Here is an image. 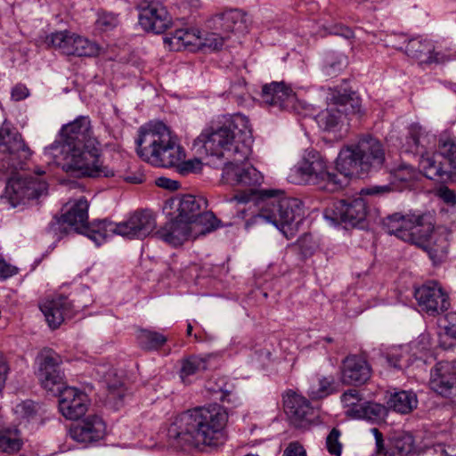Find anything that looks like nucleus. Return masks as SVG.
Segmentation results:
<instances>
[{
  "label": "nucleus",
  "mask_w": 456,
  "mask_h": 456,
  "mask_svg": "<svg viewBox=\"0 0 456 456\" xmlns=\"http://www.w3.org/2000/svg\"><path fill=\"white\" fill-rule=\"evenodd\" d=\"M228 410L216 403L197 406L177 414L170 419L167 442L176 450L216 448L228 437Z\"/></svg>",
  "instance_id": "f257e3e1"
},
{
  "label": "nucleus",
  "mask_w": 456,
  "mask_h": 456,
  "mask_svg": "<svg viewBox=\"0 0 456 456\" xmlns=\"http://www.w3.org/2000/svg\"><path fill=\"white\" fill-rule=\"evenodd\" d=\"M207 208V200L190 194L167 200L163 211L169 220L157 231L156 235L177 247L213 232L219 222Z\"/></svg>",
  "instance_id": "f03ea898"
},
{
  "label": "nucleus",
  "mask_w": 456,
  "mask_h": 456,
  "mask_svg": "<svg viewBox=\"0 0 456 456\" xmlns=\"http://www.w3.org/2000/svg\"><path fill=\"white\" fill-rule=\"evenodd\" d=\"M135 143L138 157L154 167L173 168L186 159L179 135L160 120L142 126Z\"/></svg>",
  "instance_id": "7ed1b4c3"
},
{
  "label": "nucleus",
  "mask_w": 456,
  "mask_h": 456,
  "mask_svg": "<svg viewBox=\"0 0 456 456\" xmlns=\"http://www.w3.org/2000/svg\"><path fill=\"white\" fill-rule=\"evenodd\" d=\"M248 119L240 114L224 117L222 120L212 122L198 137L207 152L213 156L223 157L225 151L232 148L240 153L243 159H247L249 149L246 145L250 138Z\"/></svg>",
  "instance_id": "20e7f679"
},
{
  "label": "nucleus",
  "mask_w": 456,
  "mask_h": 456,
  "mask_svg": "<svg viewBox=\"0 0 456 456\" xmlns=\"http://www.w3.org/2000/svg\"><path fill=\"white\" fill-rule=\"evenodd\" d=\"M61 156V169L77 177H113L112 168L101 160V143L98 140H89L86 144L58 147Z\"/></svg>",
  "instance_id": "39448f33"
},
{
  "label": "nucleus",
  "mask_w": 456,
  "mask_h": 456,
  "mask_svg": "<svg viewBox=\"0 0 456 456\" xmlns=\"http://www.w3.org/2000/svg\"><path fill=\"white\" fill-rule=\"evenodd\" d=\"M240 159L227 162L222 171L220 183L233 191L232 199L240 203H246L256 197L264 199L271 197L269 191H260L258 187L263 183L262 174L254 167H243L239 164Z\"/></svg>",
  "instance_id": "423d86ee"
},
{
  "label": "nucleus",
  "mask_w": 456,
  "mask_h": 456,
  "mask_svg": "<svg viewBox=\"0 0 456 456\" xmlns=\"http://www.w3.org/2000/svg\"><path fill=\"white\" fill-rule=\"evenodd\" d=\"M270 191L273 196H264L269 199V201L262 207L260 215L274 224L287 239H292L299 232L304 211L296 199L275 198L274 191Z\"/></svg>",
  "instance_id": "0eeeda50"
},
{
  "label": "nucleus",
  "mask_w": 456,
  "mask_h": 456,
  "mask_svg": "<svg viewBox=\"0 0 456 456\" xmlns=\"http://www.w3.org/2000/svg\"><path fill=\"white\" fill-rule=\"evenodd\" d=\"M434 216L435 214L429 211L397 212L388 216L384 224L389 234L415 245L419 236L430 227Z\"/></svg>",
  "instance_id": "6e6552de"
},
{
  "label": "nucleus",
  "mask_w": 456,
  "mask_h": 456,
  "mask_svg": "<svg viewBox=\"0 0 456 456\" xmlns=\"http://www.w3.org/2000/svg\"><path fill=\"white\" fill-rule=\"evenodd\" d=\"M45 43L48 47L68 57H95L101 52L96 42L69 29L46 36Z\"/></svg>",
  "instance_id": "1a4fd4ad"
},
{
  "label": "nucleus",
  "mask_w": 456,
  "mask_h": 456,
  "mask_svg": "<svg viewBox=\"0 0 456 456\" xmlns=\"http://www.w3.org/2000/svg\"><path fill=\"white\" fill-rule=\"evenodd\" d=\"M413 297L419 312L430 317H436L451 306L448 291L437 281H427L415 287Z\"/></svg>",
  "instance_id": "9d476101"
},
{
  "label": "nucleus",
  "mask_w": 456,
  "mask_h": 456,
  "mask_svg": "<svg viewBox=\"0 0 456 456\" xmlns=\"http://www.w3.org/2000/svg\"><path fill=\"white\" fill-rule=\"evenodd\" d=\"M283 410L289 422L297 428H310L317 417L311 402L293 389L286 390L282 395Z\"/></svg>",
  "instance_id": "9b49d317"
},
{
  "label": "nucleus",
  "mask_w": 456,
  "mask_h": 456,
  "mask_svg": "<svg viewBox=\"0 0 456 456\" xmlns=\"http://www.w3.org/2000/svg\"><path fill=\"white\" fill-rule=\"evenodd\" d=\"M368 206L362 198L332 201L324 211L326 218L337 224L355 226L365 220Z\"/></svg>",
  "instance_id": "f8f14e48"
},
{
  "label": "nucleus",
  "mask_w": 456,
  "mask_h": 456,
  "mask_svg": "<svg viewBox=\"0 0 456 456\" xmlns=\"http://www.w3.org/2000/svg\"><path fill=\"white\" fill-rule=\"evenodd\" d=\"M297 173L305 182H324L325 188L330 191L343 188V181L338 174L328 171L326 161L318 154H312L304 159L297 167Z\"/></svg>",
  "instance_id": "ddd939ff"
},
{
  "label": "nucleus",
  "mask_w": 456,
  "mask_h": 456,
  "mask_svg": "<svg viewBox=\"0 0 456 456\" xmlns=\"http://www.w3.org/2000/svg\"><path fill=\"white\" fill-rule=\"evenodd\" d=\"M0 153L6 156L12 167L21 169L33 155L21 134L5 123L0 127Z\"/></svg>",
  "instance_id": "4468645a"
},
{
  "label": "nucleus",
  "mask_w": 456,
  "mask_h": 456,
  "mask_svg": "<svg viewBox=\"0 0 456 456\" xmlns=\"http://www.w3.org/2000/svg\"><path fill=\"white\" fill-rule=\"evenodd\" d=\"M139 24L147 32L162 34L172 25L167 7L159 1L142 0L138 5Z\"/></svg>",
  "instance_id": "2eb2a0df"
},
{
  "label": "nucleus",
  "mask_w": 456,
  "mask_h": 456,
  "mask_svg": "<svg viewBox=\"0 0 456 456\" xmlns=\"http://www.w3.org/2000/svg\"><path fill=\"white\" fill-rule=\"evenodd\" d=\"M415 246L428 253L435 265L447 259L449 250L448 232L436 224V216L430 227L418 239Z\"/></svg>",
  "instance_id": "dca6fc26"
},
{
  "label": "nucleus",
  "mask_w": 456,
  "mask_h": 456,
  "mask_svg": "<svg viewBox=\"0 0 456 456\" xmlns=\"http://www.w3.org/2000/svg\"><path fill=\"white\" fill-rule=\"evenodd\" d=\"M38 307L53 330L58 329L67 318L72 317L75 312L69 297L58 292L41 299Z\"/></svg>",
  "instance_id": "f3484780"
},
{
  "label": "nucleus",
  "mask_w": 456,
  "mask_h": 456,
  "mask_svg": "<svg viewBox=\"0 0 456 456\" xmlns=\"http://www.w3.org/2000/svg\"><path fill=\"white\" fill-rule=\"evenodd\" d=\"M69 435L77 443L94 444L107 436V423L101 415L90 414L72 425L69 428Z\"/></svg>",
  "instance_id": "a211bd4d"
},
{
  "label": "nucleus",
  "mask_w": 456,
  "mask_h": 456,
  "mask_svg": "<svg viewBox=\"0 0 456 456\" xmlns=\"http://www.w3.org/2000/svg\"><path fill=\"white\" fill-rule=\"evenodd\" d=\"M91 401L84 391L75 387H65L59 393L58 409L69 420H77L87 412Z\"/></svg>",
  "instance_id": "6ab92c4d"
},
{
  "label": "nucleus",
  "mask_w": 456,
  "mask_h": 456,
  "mask_svg": "<svg viewBox=\"0 0 456 456\" xmlns=\"http://www.w3.org/2000/svg\"><path fill=\"white\" fill-rule=\"evenodd\" d=\"M61 141L49 148L51 151H58L61 146H73L86 144L89 140H98L93 135L91 121L87 117L80 116L72 122L62 126Z\"/></svg>",
  "instance_id": "aec40b11"
},
{
  "label": "nucleus",
  "mask_w": 456,
  "mask_h": 456,
  "mask_svg": "<svg viewBox=\"0 0 456 456\" xmlns=\"http://www.w3.org/2000/svg\"><path fill=\"white\" fill-rule=\"evenodd\" d=\"M429 387L439 395L449 397L456 393V362L442 361L431 370Z\"/></svg>",
  "instance_id": "412c9836"
},
{
  "label": "nucleus",
  "mask_w": 456,
  "mask_h": 456,
  "mask_svg": "<svg viewBox=\"0 0 456 456\" xmlns=\"http://www.w3.org/2000/svg\"><path fill=\"white\" fill-rule=\"evenodd\" d=\"M153 215L147 210H136L128 218L115 225L113 232L124 237L141 238L150 234L155 228Z\"/></svg>",
  "instance_id": "4be33fe9"
},
{
  "label": "nucleus",
  "mask_w": 456,
  "mask_h": 456,
  "mask_svg": "<svg viewBox=\"0 0 456 456\" xmlns=\"http://www.w3.org/2000/svg\"><path fill=\"white\" fill-rule=\"evenodd\" d=\"M376 439V456H405L414 448L413 436L404 431L395 432L388 440V445H384L383 434L377 428L371 429Z\"/></svg>",
  "instance_id": "5701e85b"
},
{
  "label": "nucleus",
  "mask_w": 456,
  "mask_h": 456,
  "mask_svg": "<svg viewBox=\"0 0 456 456\" xmlns=\"http://www.w3.org/2000/svg\"><path fill=\"white\" fill-rule=\"evenodd\" d=\"M353 145L367 173L373 168L381 167L385 163L384 145L378 138L365 134L360 137L358 142Z\"/></svg>",
  "instance_id": "b1692460"
},
{
  "label": "nucleus",
  "mask_w": 456,
  "mask_h": 456,
  "mask_svg": "<svg viewBox=\"0 0 456 456\" xmlns=\"http://www.w3.org/2000/svg\"><path fill=\"white\" fill-rule=\"evenodd\" d=\"M371 377V367L364 354H349L342 362L341 381L348 386L366 383Z\"/></svg>",
  "instance_id": "393cba45"
},
{
  "label": "nucleus",
  "mask_w": 456,
  "mask_h": 456,
  "mask_svg": "<svg viewBox=\"0 0 456 456\" xmlns=\"http://www.w3.org/2000/svg\"><path fill=\"white\" fill-rule=\"evenodd\" d=\"M201 31L195 27L175 28L164 37V44L170 51L189 50L194 52L207 45Z\"/></svg>",
  "instance_id": "a878e982"
},
{
  "label": "nucleus",
  "mask_w": 456,
  "mask_h": 456,
  "mask_svg": "<svg viewBox=\"0 0 456 456\" xmlns=\"http://www.w3.org/2000/svg\"><path fill=\"white\" fill-rule=\"evenodd\" d=\"M397 39L406 43V45L404 47L395 45L394 46L404 52L408 57L420 64L436 62L440 59L441 53L436 51L433 42L428 39L415 37L407 40L406 37L403 35L399 36Z\"/></svg>",
  "instance_id": "bb28decb"
},
{
  "label": "nucleus",
  "mask_w": 456,
  "mask_h": 456,
  "mask_svg": "<svg viewBox=\"0 0 456 456\" xmlns=\"http://www.w3.org/2000/svg\"><path fill=\"white\" fill-rule=\"evenodd\" d=\"M245 16V13L238 9L225 10L214 15L213 28L216 31L215 34L218 36V38L215 39L214 47L222 46L231 33L241 28L246 21Z\"/></svg>",
  "instance_id": "cd10ccee"
},
{
  "label": "nucleus",
  "mask_w": 456,
  "mask_h": 456,
  "mask_svg": "<svg viewBox=\"0 0 456 456\" xmlns=\"http://www.w3.org/2000/svg\"><path fill=\"white\" fill-rule=\"evenodd\" d=\"M34 173L37 178L25 177L12 179L8 183L7 191H12L17 200L36 199L47 191V183L41 176L45 175V170L36 168Z\"/></svg>",
  "instance_id": "c85d7f7f"
},
{
  "label": "nucleus",
  "mask_w": 456,
  "mask_h": 456,
  "mask_svg": "<svg viewBox=\"0 0 456 456\" xmlns=\"http://www.w3.org/2000/svg\"><path fill=\"white\" fill-rule=\"evenodd\" d=\"M336 169L339 173L338 175L343 181V185L348 177L359 176L367 173L353 144L341 149L336 159Z\"/></svg>",
  "instance_id": "c756f323"
},
{
  "label": "nucleus",
  "mask_w": 456,
  "mask_h": 456,
  "mask_svg": "<svg viewBox=\"0 0 456 456\" xmlns=\"http://www.w3.org/2000/svg\"><path fill=\"white\" fill-rule=\"evenodd\" d=\"M88 208L89 203L85 198L67 203L62 208L59 223L73 227L78 232L88 223Z\"/></svg>",
  "instance_id": "7c9ffc66"
},
{
  "label": "nucleus",
  "mask_w": 456,
  "mask_h": 456,
  "mask_svg": "<svg viewBox=\"0 0 456 456\" xmlns=\"http://www.w3.org/2000/svg\"><path fill=\"white\" fill-rule=\"evenodd\" d=\"M262 98L266 104L283 109L295 100L296 94L284 82H272L263 86Z\"/></svg>",
  "instance_id": "2f4dec72"
},
{
  "label": "nucleus",
  "mask_w": 456,
  "mask_h": 456,
  "mask_svg": "<svg viewBox=\"0 0 456 456\" xmlns=\"http://www.w3.org/2000/svg\"><path fill=\"white\" fill-rule=\"evenodd\" d=\"M212 355L190 354L181 360L180 378L183 383L189 382V377L197 375L212 367Z\"/></svg>",
  "instance_id": "473e14b6"
},
{
  "label": "nucleus",
  "mask_w": 456,
  "mask_h": 456,
  "mask_svg": "<svg viewBox=\"0 0 456 456\" xmlns=\"http://www.w3.org/2000/svg\"><path fill=\"white\" fill-rule=\"evenodd\" d=\"M387 404V409H392L402 414H408L417 408L418 400L414 393L402 390L391 393Z\"/></svg>",
  "instance_id": "72a5a7b5"
},
{
  "label": "nucleus",
  "mask_w": 456,
  "mask_h": 456,
  "mask_svg": "<svg viewBox=\"0 0 456 456\" xmlns=\"http://www.w3.org/2000/svg\"><path fill=\"white\" fill-rule=\"evenodd\" d=\"M22 446L23 440L17 428H0V452L12 455L19 452Z\"/></svg>",
  "instance_id": "f704fd0d"
},
{
  "label": "nucleus",
  "mask_w": 456,
  "mask_h": 456,
  "mask_svg": "<svg viewBox=\"0 0 456 456\" xmlns=\"http://www.w3.org/2000/svg\"><path fill=\"white\" fill-rule=\"evenodd\" d=\"M438 151L446 160L444 167L449 182H456V142L449 137L441 139Z\"/></svg>",
  "instance_id": "c9c22d12"
},
{
  "label": "nucleus",
  "mask_w": 456,
  "mask_h": 456,
  "mask_svg": "<svg viewBox=\"0 0 456 456\" xmlns=\"http://www.w3.org/2000/svg\"><path fill=\"white\" fill-rule=\"evenodd\" d=\"M359 409L352 412V419H363L372 422H381L384 421L388 411L387 407L370 402L362 403V408Z\"/></svg>",
  "instance_id": "e433bc0d"
},
{
  "label": "nucleus",
  "mask_w": 456,
  "mask_h": 456,
  "mask_svg": "<svg viewBox=\"0 0 456 456\" xmlns=\"http://www.w3.org/2000/svg\"><path fill=\"white\" fill-rule=\"evenodd\" d=\"M419 171L429 179L439 178L444 182H449V178H447V175L444 171L445 168L444 164H436L433 156L428 153L422 154L419 163Z\"/></svg>",
  "instance_id": "4c0bfd02"
},
{
  "label": "nucleus",
  "mask_w": 456,
  "mask_h": 456,
  "mask_svg": "<svg viewBox=\"0 0 456 456\" xmlns=\"http://www.w3.org/2000/svg\"><path fill=\"white\" fill-rule=\"evenodd\" d=\"M39 367L37 375L60 371L62 357L52 348H44L38 356Z\"/></svg>",
  "instance_id": "58836bf2"
},
{
  "label": "nucleus",
  "mask_w": 456,
  "mask_h": 456,
  "mask_svg": "<svg viewBox=\"0 0 456 456\" xmlns=\"http://www.w3.org/2000/svg\"><path fill=\"white\" fill-rule=\"evenodd\" d=\"M444 320L445 324L439 335V343L443 348L449 349L456 346V312L448 313Z\"/></svg>",
  "instance_id": "ea45409f"
},
{
  "label": "nucleus",
  "mask_w": 456,
  "mask_h": 456,
  "mask_svg": "<svg viewBox=\"0 0 456 456\" xmlns=\"http://www.w3.org/2000/svg\"><path fill=\"white\" fill-rule=\"evenodd\" d=\"M41 387L53 393H60L66 386L64 373L60 370L57 372H48L37 375Z\"/></svg>",
  "instance_id": "a19ab883"
},
{
  "label": "nucleus",
  "mask_w": 456,
  "mask_h": 456,
  "mask_svg": "<svg viewBox=\"0 0 456 456\" xmlns=\"http://www.w3.org/2000/svg\"><path fill=\"white\" fill-rule=\"evenodd\" d=\"M331 102L337 107H343L346 115L355 114L360 110V100L350 94H337L331 98Z\"/></svg>",
  "instance_id": "79ce46f5"
},
{
  "label": "nucleus",
  "mask_w": 456,
  "mask_h": 456,
  "mask_svg": "<svg viewBox=\"0 0 456 456\" xmlns=\"http://www.w3.org/2000/svg\"><path fill=\"white\" fill-rule=\"evenodd\" d=\"M139 339L143 348L148 351L159 350L167 341V338L165 335L149 330H142Z\"/></svg>",
  "instance_id": "37998d69"
},
{
  "label": "nucleus",
  "mask_w": 456,
  "mask_h": 456,
  "mask_svg": "<svg viewBox=\"0 0 456 456\" xmlns=\"http://www.w3.org/2000/svg\"><path fill=\"white\" fill-rule=\"evenodd\" d=\"M78 232L86 234L89 239L96 244H101L108 235L107 224L105 222H97L85 225Z\"/></svg>",
  "instance_id": "c03bdc74"
},
{
  "label": "nucleus",
  "mask_w": 456,
  "mask_h": 456,
  "mask_svg": "<svg viewBox=\"0 0 456 456\" xmlns=\"http://www.w3.org/2000/svg\"><path fill=\"white\" fill-rule=\"evenodd\" d=\"M362 400V397L356 389H349L341 395V402L348 418L352 419V412L362 408V404L360 403Z\"/></svg>",
  "instance_id": "a18cd8bd"
},
{
  "label": "nucleus",
  "mask_w": 456,
  "mask_h": 456,
  "mask_svg": "<svg viewBox=\"0 0 456 456\" xmlns=\"http://www.w3.org/2000/svg\"><path fill=\"white\" fill-rule=\"evenodd\" d=\"M341 431L338 428H333L326 437V449L332 456H341L343 444L340 442Z\"/></svg>",
  "instance_id": "49530a36"
},
{
  "label": "nucleus",
  "mask_w": 456,
  "mask_h": 456,
  "mask_svg": "<svg viewBox=\"0 0 456 456\" xmlns=\"http://www.w3.org/2000/svg\"><path fill=\"white\" fill-rule=\"evenodd\" d=\"M118 24L116 15L108 12H100L94 22V29L99 32H108L115 28Z\"/></svg>",
  "instance_id": "de8ad7c7"
},
{
  "label": "nucleus",
  "mask_w": 456,
  "mask_h": 456,
  "mask_svg": "<svg viewBox=\"0 0 456 456\" xmlns=\"http://www.w3.org/2000/svg\"><path fill=\"white\" fill-rule=\"evenodd\" d=\"M294 247L297 249L302 258L305 259L314 255L315 250V242L310 234L305 233L297 240Z\"/></svg>",
  "instance_id": "09e8293b"
},
{
  "label": "nucleus",
  "mask_w": 456,
  "mask_h": 456,
  "mask_svg": "<svg viewBox=\"0 0 456 456\" xmlns=\"http://www.w3.org/2000/svg\"><path fill=\"white\" fill-rule=\"evenodd\" d=\"M203 164L199 159H192L186 160L185 159H182V161L175 166L173 168H175L177 172L181 175H188V174H197L202 170Z\"/></svg>",
  "instance_id": "8fccbe9b"
},
{
  "label": "nucleus",
  "mask_w": 456,
  "mask_h": 456,
  "mask_svg": "<svg viewBox=\"0 0 456 456\" xmlns=\"http://www.w3.org/2000/svg\"><path fill=\"white\" fill-rule=\"evenodd\" d=\"M340 113L341 110L338 108L327 110L325 112L322 113L319 117L324 129L330 130L337 126L339 122Z\"/></svg>",
  "instance_id": "3c124183"
},
{
  "label": "nucleus",
  "mask_w": 456,
  "mask_h": 456,
  "mask_svg": "<svg viewBox=\"0 0 456 456\" xmlns=\"http://www.w3.org/2000/svg\"><path fill=\"white\" fill-rule=\"evenodd\" d=\"M10 372V361L3 352H0V392L5 387Z\"/></svg>",
  "instance_id": "603ef678"
},
{
  "label": "nucleus",
  "mask_w": 456,
  "mask_h": 456,
  "mask_svg": "<svg viewBox=\"0 0 456 456\" xmlns=\"http://www.w3.org/2000/svg\"><path fill=\"white\" fill-rule=\"evenodd\" d=\"M424 132L420 126L413 124L409 127V134L407 137V142L411 144L415 151H418L420 145V139L423 136Z\"/></svg>",
  "instance_id": "864d4df0"
},
{
  "label": "nucleus",
  "mask_w": 456,
  "mask_h": 456,
  "mask_svg": "<svg viewBox=\"0 0 456 456\" xmlns=\"http://www.w3.org/2000/svg\"><path fill=\"white\" fill-rule=\"evenodd\" d=\"M19 273V268L7 263L0 255V280H6Z\"/></svg>",
  "instance_id": "5fc2aeb1"
},
{
  "label": "nucleus",
  "mask_w": 456,
  "mask_h": 456,
  "mask_svg": "<svg viewBox=\"0 0 456 456\" xmlns=\"http://www.w3.org/2000/svg\"><path fill=\"white\" fill-rule=\"evenodd\" d=\"M15 411L24 418H30L36 413L35 403L29 400L24 401L16 406Z\"/></svg>",
  "instance_id": "6e6d98bb"
},
{
  "label": "nucleus",
  "mask_w": 456,
  "mask_h": 456,
  "mask_svg": "<svg viewBox=\"0 0 456 456\" xmlns=\"http://www.w3.org/2000/svg\"><path fill=\"white\" fill-rule=\"evenodd\" d=\"M246 86L247 83L243 77H237L236 80L232 83L229 94L241 98L246 94Z\"/></svg>",
  "instance_id": "4d7b16f0"
},
{
  "label": "nucleus",
  "mask_w": 456,
  "mask_h": 456,
  "mask_svg": "<svg viewBox=\"0 0 456 456\" xmlns=\"http://www.w3.org/2000/svg\"><path fill=\"white\" fill-rule=\"evenodd\" d=\"M283 456H306V452L299 442H291L285 449Z\"/></svg>",
  "instance_id": "13d9d810"
},
{
  "label": "nucleus",
  "mask_w": 456,
  "mask_h": 456,
  "mask_svg": "<svg viewBox=\"0 0 456 456\" xmlns=\"http://www.w3.org/2000/svg\"><path fill=\"white\" fill-rule=\"evenodd\" d=\"M438 197L446 204L455 205L456 204V194L455 192L446 186L441 187L437 191Z\"/></svg>",
  "instance_id": "bf43d9fd"
},
{
  "label": "nucleus",
  "mask_w": 456,
  "mask_h": 456,
  "mask_svg": "<svg viewBox=\"0 0 456 456\" xmlns=\"http://www.w3.org/2000/svg\"><path fill=\"white\" fill-rule=\"evenodd\" d=\"M156 184L159 187H160V188L167 189V190H170V191H176L180 187L179 182L175 181V180H171V179L167 178V177H159V178H158L156 180Z\"/></svg>",
  "instance_id": "052dcab7"
},
{
  "label": "nucleus",
  "mask_w": 456,
  "mask_h": 456,
  "mask_svg": "<svg viewBox=\"0 0 456 456\" xmlns=\"http://www.w3.org/2000/svg\"><path fill=\"white\" fill-rule=\"evenodd\" d=\"M332 393V382L328 379H322L319 382L318 396L325 397Z\"/></svg>",
  "instance_id": "680f3d73"
},
{
  "label": "nucleus",
  "mask_w": 456,
  "mask_h": 456,
  "mask_svg": "<svg viewBox=\"0 0 456 456\" xmlns=\"http://www.w3.org/2000/svg\"><path fill=\"white\" fill-rule=\"evenodd\" d=\"M28 96V89L23 85H17L12 90V98L14 101H21Z\"/></svg>",
  "instance_id": "e2e57ef3"
},
{
  "label": "nucleus",
  "mask_w": 456,
  "mask_h": 456,
  "mask_svg": "<svg viewBox=\"0 0 456 456\" xmlns=\"http://www.w3.org/2000/svg\"><path fill=\"white\" fill-rule=\"evenodd\" d=\"M417 456H451L447 453L446 450L442 445H436L431 448H428L422 453Z\"/></svg>",
  "instance_id": "0e129e2a"
},
{
  "label": "nucleus",
  "mask_w": 456,
  "mask_h": 456,
  "mask_svg": "<svg viewBox=\"0 0 456 456\" xmlns=\"http://www.w3.org/2000/svg\"><path fill=\"white\" fill-rule=\"evenodd\" d=\"M108 390L113 397L121 398L124 395V384L122 381H116L114 384L108 383Z\"/></svg>",
  "instance_id": "69168bd1"
},
{
  "label": "nucleus",
  "mask_w": 456,
  "mask_h": 456,
  "mask_svg": "<svg viewBox=\"0 0 456 456\" xmlns=\"http://www.w3.org/2000/svg\"><path fill=\"white\" fill-rule=\"evenodd\" d=\"M335 33L345 37L346 38H352L354 36V30L344 24H337L334 26Z\"/></svg>",
  "instance_id": "338daca9"
},
{
  "label": "nucleus",
  "mask_w": 456,
  "mask_h": 456,
  "mask_svg": "<svg viewBox=\"0 0 456 456\" xmlns=\"http://www.w3.org/2000/svg\"><path fill=\"white\" fill-rule=\"evenodd\" d=\"M390 188L388 186H373L362 190V193L364 195H377L388 192Z\"/></svg>",
  "instance_id": "774afa93"
}]
</instances>
